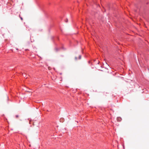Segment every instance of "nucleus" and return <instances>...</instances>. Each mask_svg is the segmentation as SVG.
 I'll return each instance as SVG.
<instances>
[{
    "label": "nucleus",
    "instance_id": "f257e3e1",
    "mask_svg": "<svg viewBox=\"0 0 149 149\" xmlns=\"http://www.w3.org/2000/svg\"><path fill=\"white\" fill-rule=\"evenodd\" d=\"M122 120V119L120 117H118L117 118V120L118 121H120Z\"/></svg>",
    "mask_w": 149,
    "mask_h": 149
},
{
    "label": "nucleus",
    "instance_id": "f03ea898",
    "mask_svg": "<svg viewBox=\"0 0 149 149\" xmlns=\"http://www.w3.org/2000/svg\"><path fill=\"white\" fill-rule=\"evenodd\" d=\"M81 56L80 55V56H79V58L80 59L81 58Z\"/></svg>",
    "mask_w": 149,
    "mask_h": 149
},
{
    "label": "nucleus",
    "instance_id": "7ed1b4c3",
    "mask_svg": "<svg viewBox=\"0 0 149 149\" xmlns=\"http://www.w3.org/2000/svg\"><path fill=\"white\" fill-rule=\"evenodd\" d=\"M20 19H21L22 20H23V19H22V17H20Z\"/></svg>",
    "mask_w": 149,
    "mask_h": 149
},
{
    "label": "nucleus",
    "instance_id": "20e7f679",
    "mask_svg": "<svg viewBox=\"0 0 149 149\" xmlns=\"http://www.w3.org/2000/svg\"><path fill=\"white\" fill-rule=\"evenodd\" d=\"M63 118H61V119H60V120H63Z\"/></svg>",
    "mask_w": 149,
    "mask_h": 149
},
{
    "label": "nucleus",
    "instance_id": "39448f33",
    "mask_svg": "<svg viewBox=\"0 0 149 149\" xmlns=\"http://www.w3.org/2000/svg\"><path fill=\"white\" fill-rule=\"evenodd\" d=\"M18 115H17V116H16V117L17 118V117H18Z\"/></svg>",
    "mask_w": 149,
    "mask_h": 149
},
{
    "label": "nucleus",
    "instance_id": "423d86ee",
    "mask_svg": "<svg viewBox=\"0 0 149 149\" xmlns=\"http://www.w3.org/2000/svg\"><path fill=\"white\" fill-rule=\"evenodd\" d=\"M68 19H67L66 21V22H68Z\"/></svg>",
    "mask_w": 149,
    "mask_h": 149
},
{
    "label": "nucleus",
    "instance_id": "0eeeda50",
    "mask_svg": "<svg viewBox=\"0 0 149 149\" xmlns=\"http://www.w3.org/2000/svg\"><path fill=\"white\" fill-rule=\"evenodd\" d=\"M33 125H34V123H33Z\"/></svg>",
    "mask_w": 149,
    "mask_h": 149
}]
</instances>
